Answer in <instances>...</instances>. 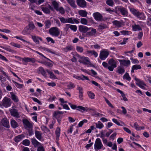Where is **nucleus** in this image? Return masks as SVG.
Instances as JSON below:
<instances>
[{
    "mask_svg": "<svg viewBox=\"0 0 151 151\" xmlns=\"http://www.w3.org/2000/svg\"><path fill=\"white\" fill-rule=\"evenodd\" d=\"M96 32V29L93 28H89V30L86 33V36L87 37H90L95 35Z\"/></svg>",
    "mask_w": 151,
    "mask_h": 151,
    "instance_id": "obj_12",
    "label": "nucleus"
},
{
    "mask_svg": "<svg viewBox=\"0 0 151 151\" xmlns=\"http://www.w3.org/2000/svg\"><path fill=\"white\" fill-rule=\"evenodd\" d=\"M49 33L52 36L57 37L59 35L60 30L57 27H52L49 29Z\"/></svg>",
    "mask_w": 151,
    "mask_h": 151,
    "instance_id": "obj_2",
    "label": "nucleus"
},
{
    "mask_svg": "<svg viewBox=\"0 0 151 151\" xmlns=\"http://www.w3.org/2000/svg\"><path fill=\"white\" fill-rule=\"evenodd\" d=\"M11 98L15 102H17L19 100L17 96L14 94H12Z\"/></svg>",
    "mask_w": 151,
    "mask_h": 151,
    "instance_id": "obj_49",
    "label": "nucleus"
},
{
    "mask_svg": "<svg viewBox=\"0 0 151 151\" xmlns=\"http://www.w3.org/2000/svg\"><path fill=\"white\" fill-rule=\"evenodd\" d=\"M106 3L108 5L111 6H113L114 5V2L112 0H107Z\"/></svg>",
    "mask_w": 151,
    "mask_h": 151,
    "instance_id": "obj_50",
    "label": "nucleus"
},
{
    "mask_svg": "<svg viewBox=\"0 0 151 151\" xmlns=\"http://www.w3.org/2000/svg\"><path fill=\"white\" fill-rule=\"evenodd\" d=\"M46 39L47 41L48 42H49L50 41L52 43H54L55 41L53 40L51 38L48 37L46 38Z\"/></svg>",
    "mask_w": 151,
    "mask_h": 151,
    "instance_id": "obj_63",
    "label": "nucleus"
},
{
    "mask_svg": "<svg viewBox=\"0 0 151 151\" xmlns=\"http://www.w3.org/2000/svg\"><path fill=\"white\" fill-rule=\"evenodd\" d=\"M130 59L132 61V63L134 64H138L139 62V61L137 59L131 58Z\"/></svg>",
    "mask_w": 151,
    "mask_h": 151,
    "instance_id": "obj_62",
    "label": "nucleus"
},
{
    "mask_svg": "<svg viewBox=\"0 0 151 151\" xmlns=\"http://www.w3.org/2000/svg\"><path fill=\"white\" fill-rule=\"evenodd\" d=\"M132 29L134 31H136L137 30H141L142 29L139 25L135 24L134 25H132Z\"/></svg>",
    "mask_w": 151,
    "mask_h": 151,
    "instance_id": "obj_32",
    "label": "nucleus"
},
{
    "mask_svg": "<svg viewBox=\"0 0 151 151\" xmlns=\"http://www.w3.org/2000/svg\"><path fill=\"white\" fill-rule=\"evenodd\" d=\"M118 11L124 17H126L128 15V12L127 9L123 6H119L117 9Z\"/></svg>",
    "mask_w": 151,
    "mask_h": 151,
    "instance_id": "obj_8",
    "label": "nucleus"
},
{
    "mask_svg": "<svg viewBox=\"0 0 151 151\" xmlns=\"http://www.w3.org/2000/svg\"><path fill=\"white\" fill-rule=\"evenodd\" d=\"M44 65L50 67H52L53 66V65L52 63L46 61L45 62Z\"/></svg>",
    "mask_w": 151,
    "mask_h": 151,
    "instance_id": "obj_59",
    "label": "nucleus"
},
{
    "mask_svg": "<svg viewBox=\"0 0 151 151\" xmlns=\"http://www.w3.org/2000/svg\"><path fill=\"white\" fill-rule=\"evenodd\" d=\"M116 72L119 74H122L125 72L124 68L123 67H118Z\"/></svg>",
    "mask_w": 151,
    "mask_h": 151,
    "instance_id": "obj_34",
    "label": "nucleus"
},
{
    "mask_svg": "<svg viewBox=\"0 0 151 151\" xmlns=\"http://www.w3.org/2000/svg\"><path fill=\"white\" fill-rule=\"evenodd\" d=\"M118 61L121 65L127 67L130 64V62L129 60H118Z\"/></svg>",
    "mask_w": 151,
    "mask_h": 151,
    "instance_id": "obj_18",
    "label": "nucleus"
},
{
    "mask_svg": "<svg viewBox=\"0 0 151 151\" xmlns=\"http://www.w3.org/2000/svg\"><path fill=\"white\" fill-rule=\"evenodd\" d=\"M22 122L25 129H27L33 128L32 124L27 119H23Z\"/></svg>",
    "mask_w": 151,
    "mask_h": 151,
    "instance_id": "obj_6",
    "label": "nucleus"
},
{
    "mask_svg": "<svg viewBox=\"0 0 151 151\" xmlns=\"http://www.w3.org/2000/svg\"><path fill=\"white\" fill-rule=\"evenodd\" d=\"M2 125L4 127L8 128L9 127V121L6 118H4L2 121Z\"/></svg>",
    "mask_w": 151,
    "mask_h": 151,
    "instance_id": "obj_20",
    "label": "nucleus"
},
{
    "mask_svg": "<svg viewBox=\"0 0 151 151\" xmlns=\"http://www.w3.org/2000/svg\"><path fill=\"white\" fill-rule=\"evenodd\" d=\"M130 11L134 16L141 20H144L145 19V16L143 13L139 12L134 8H131Z\"/></svg>",
    "mask_w": 151,
    "mask_h": 151,
    "instance_id": "obj_1",
    "label": "nucleus"
},
{
    "mask_svg": "<svg viewBox=\"0 0 151 151\" xmlns=\"http://www.w3.org/2000/svg\"><path fill=\"white\" fill-rule=\"evenodd\" d=\"M103 147L101 139L99 138H97L96 140L94 145L95 150L97 151L98 150L101 149Z\"/></svg>",
    "mask_w": 151,
    "mask_h": 151,
    "instance_id": "obj_5",
    "label": "nucleus"
},
{
    "mask_svg": "<svg viewBox=\"0 0 151 151\" xmlns=\"http://www.w3.org/2000/svg\"><path fill=\"white\" fill-rule=\"evenodd\" d=\"M134 79L136 81V84L137 86L142 89H145V87L144 86H146V85L143 81H141L136 78H135Z\"/></svg>",
    "mask_w": 151,
    "mask_h": 151,
    "instance_id": "obj_10",
    "label": "nucleus"
},
{
    "mask_svg": "<svg viewBox=\"0 0 151 151\" xmlns=\"http://www.w3.org/2000/svg\"><path fill=\"white\" fill-rule=\"evenodd\" d=\"M77 110L81 111L82 112L88 111L90 110L94 111L93 109H90L88 107H84L81 106H78L77 107Z\"/></svg>",
    "mask_w": 151,
    "mask_h": 151,
    "instance_id": "obj_16",
    "label": "nucleus"
},
{
    "mask_svg": "<svg viewBox=\"0 0 151 151\" xmlns=\"http://www.w3.org/2000/svg\"><path fill=\"white\" fill-rule=\"evenodd\" d=\"M76 3L80 7L85 8L86 6V2L85 0H77Z\"/></svg>",
    "mask_w": 151,
    "mask_h": 151,
    "instance_id": "obj_15",
    "label": "nucleus"
},
{
    "mask_svg": "<svg viewBox=\"0 0 151 151\" xmlns=\"http://www.w3.org/2000/svg\"><path fill=\"white\" fill-rule=\"evenodd\" d=\"M31 141L32 144L35 147L41 145V144L38 142L34 137L31 139Z\"/></svg>",
    "mask_w": 151,
    "mask_h": 151,
    "instance_id": "obj_21",
    "label": "nucleus"
},
{
    "mask_svg": "<svg viewBox=\"0 0 151 151\" xmlns=\"http://www.w3.org/2000/svg\"><path fill=\"white\" fill-rule=\"evenodd\" d=\"M21 59L22 61L26 62H31L34 63L35 62V60L33 58H30L28 57H25L23 58H21Z\"/></svg>",
    "mask_w": 151,
    "mask_h": 151,
    "instance_id": "obj_24",
    "label": "nucleus"
},
{
    "mask_svg": "<svg viewBox=\"0 0 151 151\" xmlns=\"http://www.w3.org/2000/svg\"><path fill=\"white\" fill-rule=\"evenodd\" d=\"M98 123H96V127L101 129L104 127V125L102 123L100 122H98Z\"/></svg>",
    "mask_w": 151,
    "mask_h": 151,
    "instance_id": "obj_47",
    "label": "nucleus"
},
{
    "mask_svg": "<svg viewBox=\"0 0 151 151\" xmlns=\"http://www.w3.org/2000/svg\"><path fill=\"white\" fill-rule=\"evenodd\" d=\"M67 23L74 24V22L73 21V18H68L67 19Z\"/></svg>",
    "mask_w": 151,
    "mask_h": 151,
    "instance_id": "obj_57",
    "label": "nucleus"
},
{
    "mask_svg": "<svg viewBox=\"0 0 151 151\" xmlns=\"http://www.w3.org/2000/svg\"><path fill=\"white\" fill-rule=\"evenodd\" d=\"M76 50L80 52H82L83 51V47L79 46L76 47Z\"/></svg>",
    "mask_w": 151,
    "mask_h": 151,
    "instance_id": "obj_60",
    "label": "nucleus"
},
{
    "mask_svg": "<svg viewBox=\"0 0 151 151\" xmlns=\"http://www.w3.org/2000/svg\"><path fill=\"white\" fill-rule=\"evenodd\" d=\"M61 22L63 23H67V19H65L63 17H58Z\"/></svg>",
    "mask_w": 151,
    "mask_h": 151,
    "instance_id": "obj_54",
    "label": "nucleus"
},
{
    "mask_svg": "<svg viewBox=\"0 0 151 151\" xmlns=\"http://www.w3.org/2000/svg\"><path fill=\"white\" fill-rule=\"evenodd\" d=\"M11 100L10 99L6 97H5L2 101V106L7 108L9 107L11 104Z\"/></svg>",
    "mask_w": 151,
    "mask_h": 151,
    "instance_id": "obj_4",
    "label": "nucleus"
},
{
    "mask_svg": "<svg viewBox=\"0 0 151 151\" xmlns=\"http://www.w3.org/2000/svg\"><path fill=\"white\" fill-rule=\"evenodd\" d=\"M88 96L89 97L92 99H93L94 98L95 95L94 93L91 92V91L88 92Z\"/></svg>",
    "mask_w": 151,
    "mask_h": 151,
    "instance_id": "obj_53",
    "label": "nucleus"
},
{
    "mask_svg": "<svg viewBox=\"0 0 151 151\" xmlns=\"http://www.w3.org/2000/svg\"><path fill=\"white\" fill-rule=\"evenodd\" d=\"M45 29H48L50 27L51 24L50 21L49 20L46 21L45 22Z\"/></svg>",
    "mask_w": 151,
    "mask_h": 151,
    "instance_id": "obj_42",
    "label": "nucleus"
},
{
    "mask_svg": "<svg viewBox=\"0 0 151 151\" xmlns=\"http://www.w3.org/2000/svg\"><path fill=\"white\" fill-rule=\"evenodd\" d=\"M70 28L74 32H76L77 29V27L75 25H73L70 24Z\"/></svg>",
    "mask_w": 151,
    "mask_h": 151,
    "instance_id": "obj_51",
    "label": "nucleus"
},
{
    "mask_svg": "<svg viewBox=\"0 0 151 151\" xmlns=\"http://www.w3.org/2000/svg\"><path fill=\"white\" fill-rule=\"evenodd\" d=\"M109 54V52L103 50L101 51L99 55V58L102 60H105Z\"/></svg>",
    "mask_w": 151,
    "mask_h": 151,
    "instance_id": "obj_14",
    "label": "nucleus"
},
{
    "mask_svg": "<svg viewBox=\"0 0 151 151\" xmlns=\"http://www.w3.org/2000/svg\"><path fill=\"white\" fill-rule=\"evenodd\" d=\"M93 16L95 20L97 21H102L104 20L102 15L99 12H96L94 13Z\"/></svg>",
    "mask_w": 151,
    "mask_h": 151,
    "instance_id": "obj_11",
    "label": "nucleus"
},
{
    "mask_svg": "<svg viewBox=\"0 0 151 151\" xmlns=\"http://www.w3.org/2000/svg\"><path fill=\"white\" fill-rule=\"evenodd\" d=\"M108 63L109 66L108 67V69L110 71H113L114 68L117 67L116 62L111 58L109 60Z\"/></svg>",
    "mask_w": 151,
    "mask_h": 151,
    "instance_id": "obj_3",
    "label": "nucleus"
},
{
    "mask_svg": "<svg viewBox=\"0 0 151 151\" xmlns=\"http://www.w3.org/2000/svg\"><path fill=\"white\" fill-rule=\"evenodd\" d=\"M141 68V66L139 65L136 64L134 65H133L132 67L131 72L132 73H134V70H137L138 69H140Z\"/></svg>",
    "mask_w": 151,
    "mask_h": 151,
    "instance_id": "obj_29",
    "label": "nucleus"
},
{
    "mask_svg": "<svg viewBox=\"0 0 151 151\" xmlns=\"http://www.w3.org/2000/svg\"><path fill=\"white\" fill-rule=\"evenodd\" d=\"M41 9L43 12L47 14L50 13V9L47 7L45 6H42L41 7Z\"/></svg>",
    "mask_w": 151,
    "mask_h": 151,
    "instance_id": "obj_31",
    "label": "nucleus"
},
{
    "mask_svg": "<svg viewBox=\"0 0 151 151\" xmlns=\"http://www.w3.org/2000/svg\"><path fill=\"white\" fill-rule=\"evenodd\" d=\"M147 24L151 27V18H148L147 19Z\"/></svg>",
    "mask_w": 151,
    "mask_h": 151,
    "instance_id": "obj_64",
    "label": "nucleus"
},
{
    "mask_svg": "<svg viewBox=\"0 0 151 151\" xmlns=\"http://www.w3.org/2000/svg\"><path fill=\"white\" fill-rule=\"evenodd\" d=\"M32 38L35 42L37 43L38 44L39 43V40L41 41H42V40L41 37L36 36L32 35Z\"/></svg>",
    "mask_w": 151,
    "mask_h": 151,
    "instance_id": "obj_26",
    "label": "nucleus"
},
{
    "mask_svg": "<svg viewBox=\"0 0 151 151\" xmlns=\"http://www.w3.org/2000/svg\"><path fill=\"white\" fill-rule=\"evenodd\" d=\"M39 70L41 74L45 77H47L46 72L45 71L43 68L42 67H40L39 68Z\"/></svg>",
    "mask_w": 151,
    "mask_h": 151,
    "instance_id": "obj_36",
    "label": "nucleus"
},
{
    "mask_svg": "<svg viewBox=\"0 0 151 151\" xmlns=\"http://www.w3.org/2000/svg\"><path fill=\"white\" fill-rule=\"evenodd\" d=\"M56 11H59L60 13L63 14H64L65 13V10L62 6L59 7Z\"/></svg>",
    "mask_w": 151,
    "mask_h": 151,
    "instance_id": "obj_43",
    "label": "nucleus"
},
{
    "mask_svg": "<svg viewBox=\"0 0 151 151\" xmlns=\"http://www.w3.org/2000/svg\"><path fill=\"white\" fill-rule=\"evenodd\" d=\"M25 137V136L23 134H21L16 136L14 139V141L17 143L21 141L23 138Z\"/></svg>",
    "mask_w": 151,
    "mask_h": 151,
    "instance_id": "obj_23",
    "label": "nucleus"
},
{
    "mask_svg": "<svg viewBox=\"0 0 151 151\" xmlns=\"http://www.w3.org/2000/svg\"><path fill=\"white\" fill-rule=\"evenodd\" d=\"M66 112V111H62L58 110L55 111L53 114V117L55 118L56 119L62 118V116L61 114H64Z\"/></svg>",
    "mask_w": 151,
    "mask_h": 151,
    "instance_id": "obj_9",
    "label": "nucleus"
},
{
    "mask_svg": "<svg viewBox=\"0 0 151 151\" xmlns=\"http://www.w3.org/2000/svg\"><path fill=\"white\" fill-rule=\"evenodd\" d=\"M12 82L15 84L16 86L18 88H22L23 86V84H19V83L15 81L14 80H12Z\"/></svg>",
    "mask_w": 151,
    "mask_h": 151,
    "instance_id": "obj_45",
    "label": "nucleus"
},
{
    "mask_svg": "<svg viewBox=\"0 0 151 151\" xmlns=\"http://www.w3.org/2000/svg\"><path fill=\"white\" fill-rule=\"evenodd\" d=\"M29 29L27 27L25 28L22 31V33L24 35H27L29 34L28 32Z\"/></svg>",
    "mask_w": 151,
    "mask_h": 151,
    "instance_id": "obj_52",
    "label": "nucleus"
},
{
    "mask_svg": "<svg viewBox=\"0 0 151 151\" xmlns=\"http://www.w3.org/2000/svg\"><path fill=\"white\" fill-rule=\"evenodd\" d=\"M11 115L16 118H19L20 117V115L19 114L17 110L13 109L9 110Z\"/></svg>",
    "mask_w": 151,
    "mask_h": 151,
    "instance_id": "obj_13",
    "label": "nucleus"
},
{
    "mask_svg": "<svg viewBox=\"0 0 151 151\" xmlns=\"http://www.w3.org/2000/svg\"><path fill=\"white\" fill-rule=\"evenodd\" d=\"M73 49V47L71 45H68L67 46L63 48V50L65 52H67L69 51H70Z\"/></svg>",
    "mask_w": 151,
    "mask_h": 151,
    "instance_id": "obj_35",
    "label": "nucleus"
},
{
    "mask_svg": "<svg viewBox=\"0 0 151 151\" xmlns=\"http://www.w3.org/2000/svg\"><path fill=\"white\" fill-rule=\"evenodd\" d=\"M46 71L47 72V73L50 75V78H53L54 79H57V77L54 75V74L52 72L50 71V70H47Z\"/></svg>",
    "mask_w": 151,
    "mask_h": 151,
    "instance_id": "obj_39",
    "label": "nucleus"
},
{
    "mask_svg": "<svg viewBox=\"0 0 151 151\" xmlns=\"http://www.w3.org/2000/svg\"><path fill=\"white\" fill-rule=\"evenodd\" d=\"M87 52L88 54H90L91 55H93L96 58L97 57L98 54V53L94 50H88L87 51Z\"/></svg>",
    "mask_w": 151,
    "mask_h": 151,
    "instance_id": "obj_41",
    "label": "nucleus"
},
{
    "mask_svg": "<svg viewBox=\"0 0 151 151\" xmlns=\"http://www.w3.org/2000/svg\"><path fill=\"white\" fill-rule=\"evenodd\" d=\"M112 23L114 25L118 28L124 25L122 21L114 20L112 22Z\"/></svg>",
    "mask_w": 151,
    "mask_h": 151,
    "instance_id": "obj_19",
    "label": "nucleus"
},
{
    "mask_svg": "<svg viewBox=\"0 0 151 151\" xmlns=\"http://www.w3.org/2000/svg\"><path fill=\"white\" fill-rule=\"evenodd\" d=\"M10 124L12 127L14 129L17 128L19 126L17 122L13 119H11Z\"/></svg>",
    "mask_w": 151,
    "mask_h": 151,
    "instance_id": "obj_22",
    "label": "nucleus"
},
{
    "mask_svg": "<svg viewBox=\"0 0 151 151\" xmlns=\"http://www.w3.org/2000/svg\"><path fill=\"white\" fill-rule=\"evenodd\" d=\"M22 144L26 146H29L30 144V142L28 139H25L23 141Z\"/></svg>",
    "mask_w": 151,
    "mask_h": 151,
    "instance_id": "obj_40",
    "label": "nucleus"
},
{
    "mask_svg": "<svg viewBox=\"0 0 151 151\" xmlns=\"http://www.w3.org/2000/svg\"><path fill=\"white\" fill-rule=\"evenodd\" d=\"M60 129L59 128H57L56 130L55 131V134L56 135V139L57 140H58L60 135Z\"/></svg>",
    "mask_w": 151,
    "mask_h": 151,
    "instance_id": "obj_37",
    "label": "nucleus"
},
{
    "mask_svg": "<svg viewBox=\"0 0 151 151\" xmlns=\"http://www.w3.org/2000/svg\"><path fill=\"white\" fill-rule=\"evenodd\" d=\"M105 100V101H106L107 104H108V105L109 106L111 107V108H114V107L110 103V101L106 98L105 97H104Z\"/></svg>",
    "mask_w": 151,
    "mask_h": 151,
    "instance_id": "obj_55",
    "label": "nucleus"
},
{
    "mask_svg": "<svg viewBox=\"0 0 151 151\" xmlns=\"http://www.w3.org/2000/svg\"><path fill=\"white\" fill-rule=\"evenodd\" d=\"M79 15L82 17H85L87 16V12L84 10H80L78 11Z\"/></svg>",
    "mask_w": 151,
    "mask_h": 151,
    "instance_id": "obj_27",
    "label": "nucleus"
},
{
    "mask_svg": "<svg viewBox=\"0 0 151 151\" xmlns=\"http://www.w3.org/2000/svg\"><path fill=\"white\" fill-rule=\"evenodd\" d=\"M52 4L53 5L54 9L56 10L59 7V5L55 0H53L52 2Z\"/></svg>",
    "mask_w": 151,
    "mask_h": 151,
    "instance_id": "obj_30",
    "label": "nucleus"
},
{
    "mask_svg": "<svg viewBox=\"0 0 151 151\" xmlns=\"http://www.w3.org/2000/svg\"><path fill=\"white\" fill-rule=\"evenodd\" d=\"M10 44L12 45L14 47H17L18 48H19L20 47V46H21L19 44H18L17 43H14L13 42H12Z\"/></svg>",
    "mask_w": 151,
    "mask_h": 151,
    "instance_id": "obj_58",
    "label": "nucleus"
},
{
    "mask_svg": "<svg viewBox=\"0 0 151 151\" xmlns=\"http://www.w3.org/2000/svg\"><path fill=\"white\" fill-rule=\"evenodd\" d=\"M27 130L28 131L29 136H31L34 134L32 128L29 129H27Z\"/></svg>",
    "mask_w": 151,
    "mask_h": 151,
    "instance_id": "obj_61",
    "label": "nucleus"
},
{
    "mask_svg": "<svg viewBox=\"0 0 151 151\" xmlns=\"http://www.w3.org/2000/svg\"><path fill=\"white\" fill-rule=\"evenodd\" d=\"M123 79H125L128 81H130L131 80V78L129 76L128 73H126L123 76Z\"/></svg>",
    "mask_w": 151,
    "mask_h": 151,
    "instance_id": "obj_44",
    "label": "nucleus"
},
{
    "mask_svg": "<svg viewBox=\"0 0 151 151\" xmlns=\"http://www.w3.org/2000/svg\"><path fill=\"white\" fill-rule=\"evenodd\" d=\"M98 27L100 29L102 30L106 28L107 27L106 24L101 23L99 25Z\"/></svg>",
    "mask_w": 151,
    "mask_h": 151,
    "instance_id": "obj_46",
    "label": "nucleus"
},
{
    "mask_svg": "<svg viewBox=\"0 0 151 151\" xmlns=\"http://www.w3.org/2000/svg\"><path fill=\"white\" fill-rule=\"evenodd\" d=\"M70 6L73 8H75L77 7V6L75 4V1L74 0H66Z\"/></svg>",
    "mask_w": 151,
    "mask_h": 151,
    "instance_id": "obj_28",
    "label": "nucleus"
},
{
    "mask_svg": "<svg viewBox=\"0 0 151 151\" xmlns=\"http://www.w3.org/2000/svg\"><path fill=\"white\" fill-rule=\"evenodd\" d=\"M73 77L75 78H76L77 79H78L79 80H83V79H82V78L81 77H84V75H82L80 76H76V75H74L73 76Z\"/></svg>",
    "mask_w": 151,
    "mask_h": 151,
    "instance_id": "obj_56",
    "label": "nucleus"
},
{
    "mask_svg": "<svg viewBox=\"0 0 151 151\" xmlns=\"http://www.w3.org/2000/svg\"><path fill=\"white\" fill-rule=\"evenodd\" d=\"M89 29V28L85 26L80 25L79 26V30L80 32L86 33Z\"/></svg>",
    "mask_w": 151,
    "mask_h": 151,
    "instance_id": "obj_17",
    "label": "nucleus"
},
{
    "mask_svg": "<svg viewBox=\"0 0 151 151\" xmlns=\"http://www.w3.org/2000/svg\"><path fill=\"white\" fill-rule=\"evenodd\" d=\"M0 47L3 48L10 52H14V50L12 49L9 46H7L3 47L2 46H0Z\"/></svg>",
    "mask_w": 151,
    "mask_h": 151,
    "instance_id": "obj_33",
    "label": "nucleus"
},
{
    "mask_svg": "<svg viewBox=\"0 0 151 151\" xmlns=\"http://www.w3.org/2000/svg\"><path fill=\"white\" fill-rule=\"evenodd\" d=\"M35 27L32 22H29V30H33L34 29Z\"/></svg>",
    "mask_w": 151,
    "mask_h": 151,
    "instance_id": "obj_38",
    "label": "nucleus"
},
{
    "mask_svg": "<svg viewBox=\"0 0 151 151\" xmlns=\"http://www.w3.org/2000/svg\"><path fill=\"white\" fill-rule=\"evenodd\" d=\"M81 60H80L79 62L81 63H82L85 65L89 64L92 67H94V66L92 65L91 63L89 60V58L87 57H82L81 58Z\"/></svg>",
    "mask_w": 151,
    "mask_h": 151,
    "instance_id": "obj_7",
    "label": "nucleus"
},
{
    "mask_svg": "<svg viewBox=\"0 0 151 151\" xmlns=\"http://www.w3.org/2000/svg\"><path fill=\"white\" fill-rule=\"evenodd\" d=\"M81 23L84 25H87L88 24V20H87L84 18H82L81 19Z\"/></svg>",
    "mask_w": 151,
    "mask_h": 151,
    "instance_id": "obj_48",
    "label": "nucleus"
},
{
    "mask_svg": "<svg viewBox=\"0 0 151 151\" xmlns=\"http://www.w3.org/2000/svg\"><path fill=\"white\" fill-rule=\"evenodd\" d=\"M35 136L39 140H40L42 137V132L40 131L35 130Z\"/></svg>",
    "mask_w": 151,
    "mask_h": 151,
    "instance_id": "obj_25",
    "label": "nucleus"
}]
</instances>
